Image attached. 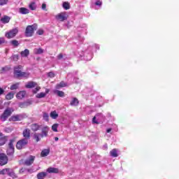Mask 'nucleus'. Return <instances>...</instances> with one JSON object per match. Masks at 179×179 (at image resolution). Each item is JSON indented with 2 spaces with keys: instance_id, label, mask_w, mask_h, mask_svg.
Instances as JSON below:
<instances>
[{
  "instance_id": "1",
  "label": "nucleus",
  "mask_w": 179,
  "mask_h": 179,
  "mask_svg": "<svg viewBox=\"0 0 179 179\" xmlns=\"http://www.w3.org/2000/svg\"><path fill=\"white\" fill-rule=\"evenodd\" d=\"M22 66H17L14 68V73L18 78H29L30 76V73L26 72H22Z\"/></svg>"
},
{
  "instance_id": "2",
  "label": "nucleus",
  "mask_w": 179,
  "mask_h": 179,
  "mask_svg": "<svg viewBox=\"0 0 179 179\" xmlns=\"http://www.w3.org/2000/svg\"><path fill=\"white\" fill-rule=\"evenodd\" d=\"M37 30V24H34L32 25H29L27 27L25 30V35L27 37H31L33 36L34 31Z\"/></svg>"
},
{
  "instance_id": "3",
  "label": "nucleus",
  "mask_w": 179,
  "mask_h": 179,
  "mask_svg": "<svg viewBox=\"0 0 179 179\" xmlns=\"http://www.w3.org/2000/svg\"><path fill=\"white\" fill-rule=\"evenodd\" d=\"M13 111V110H12L10 108H6L0 117L1 121H2L3 122H4V121H6L8 118H9L10 115H12Z\"/></svg>"
},
{
  "instance_id": "4",
  "label": "nucleus",
  "mask_w": 179,
  "mask_h": 179,
  "mask_svg": "<svg viewBox=\"0 0 179 179\" xmlns=\"http://www.w3.org/2000/svg\"><path fill=\"white\" fill-rule=\"evenodd\" d=\"M27 143H29V140H27V138H22L17 142L16 148L18 149V150L24 149V148L27 146Z\"/></svg>"
},
{
  "instance_id": "5",
  "label": "nucleus",
  "mask_w": 179,
  "mask_h": 179,
  "mask_svg": "<svg viewBox=\"0 0 179 179\" xmlns=\"http://www.w3.org/2000/svg\"><path fill=\"white\" fill-rule=\"evenodd\" d=\"M15 143V139L10 140L8 143V148L7 149V155L9 156H12L13 153H15V145H13V143Z\"/></svg>"
},
{
  "instance_id": "6",
  "label": "nucleus",
  "mask_w": 179,
  "mask_h": 179,
  "mask_svg": "<svg viewBox=\"0 0 179 179\" xmlns=\"http://www.w3.org/2000/svg\"><path fill=\"white\" fill-rule=\"evenodd\" d=\"M55 19L57 20H59V22H64V20H67L68 13H66V12L60 13L55 16Z\"/></svg>"
},
{
  "instance_id": "7",
  "label": "nucleus",
  "mask_w": 179,
  "mask_h": 179,
  "mask_svg": "<svg viewBox=\"0 0 179 179\" xmlns=\"http://www.w3.org/2000/svg\"><path fill=\"white\" fill-rule=\"evenodd\" d=\"M17 33H19V30H17V29H13L6 34V37H7V38H13Z\"/></svg>"
},
{
  "instance_id": "8",
  "label": "nucleus",
  "mask_w": 179,
  "mask_h": 179,
  "mask_svg": "<svg viewBox=\"0 0 179 179\" xmlns=\"http://www.w3.org/2000/svg\"><path fill=\"white\" fill-rule=\"evenodd\" d=\"M8 163V157L6 155L1 153L0 154V166H5Z\"/></svg>"
},
{
  "instance_id": "9",
  "label": "nucleus",
  "mask_w": 179,
  "mask_h": 179,
  "mask_svg": "<svg viewBox=\"0 0 179 179\" xmlns=\"http://www.w3.org/2000/svg\"><path fill=\"white\" fill-rule=\"evenodd\" d=\"M35 159H36L35 156L30 155L27 159H25L24 164H26V166H31V164L34 163Z\"/></svg>"
},
{
  "instance_id": "10",
  "label": "nucleus",
  "mask_w": 179,
  "mask_h": 179,
  "mask_svg": "<svg viewBox=\"0 0 179 179\" xmlns=\"http://www.w3.org/2000/svg\"><path fill=\"white\" fill-rule=\"evenodd\" d=\"M23 119V115H13L9 118V121L16 122V121H22Z\"/></svg>"
},
{
  "instance_id": "11",
  "label": "nucleus",
  "mask_w": 179,
  "mask_h": 179,
  "mask_svg": "<svg viewBox=\"0 0 179 179\" xmlns=\"http://www.w3.org/2000/svg\"><path fill=\"white\" fill-rule=\"evenodd\" d=\"M50 131V127L48 126H45L42 129V133L41 134L42 135V137H46L48 136V131Z\"/></svg>"
},
{
  "instance_id": "12",
  "label": "nucleus",
  "mask_w": 179,
  "mask_h": 179,
  "mask_svg": "<svg viewBox=\"0 0 179 179\" xmlns=\"http://www.w3.org/2000/svg\"><path fill=\"white\" fill-rule=\"evenodd\" d=\"M22 135L24 136V139H27L29 141L30 139V129H25L23 131Z\"/></svg>"
},
{
  "instance_id": "13",
  "label": "nucleus",
  "mask_w": 179,
  "mask_h": 179,
  "mask_svg": "<svg viewBox=\"0 0 179 179\" xmlns=\"http://www.w3.org/2000/svg\"><path fill=\"white\" fill-rule=\"evenodd\" d=\"M19 13H21V15H27V13H30V10L24 7H21L19 8Z\"/></svg>"
},
{
  "instance_id": "14",
  "label": "nucleus",
  "mask_w": 179,
  "mask_h": 179,
  "mask_svg": "<svg viewBox=\"0 0 179 179\" xmlns=\"http://www.w3.org/2000/svg\"><path fill=\"white\" fill-rule=\"evenodd\" d=\"M6 142H8V136L3 134L2 136H0V146H3Z\"/></svg>"
},
{
  "instance_id": "15",
  "label": "nucleus",
  "mask_w": 179,
  "mask_h": 179,
  "mask_svg": "<svg viewBox=\"0 0 179 179\" xmlns=\"http://www.w3.org/2000/svg\"><path fill=\"white\" fill-rule=\"evenodd\" d=\"M47 173L58 174V173H59V169H58V168L50 167L47 169Z\"/></svg>"
},
{
  "instance_id": "16",
  "label": "nucleus",
  "mask_w": 179,
  "mask_h": 179,
  "mask_svg": "<svg viewBox=\"0 0 179 179\" xmlns=\"http://www.w3.org/2000/svg\"><path fill=\"white\" fill-rule=\"evenodd\" d=\"M36 86H37V83L31 81L25 85V87H27V89H33V87H36Z\"/></svg>"
},
{
  "instance_id": "17",
  "label": "nucleus",
  "mask_w": 179,
  "mask_h": 179,
  "mask_svg": "<svg viewBox=\"0 0 179 179\" xmlns=\"http://www.w3.org/2000/svg\"><path fill=\"white\" fill-rule=\"evenodd\" d=\"M10 20V17L8 15H4L1 18V22H2L4 24L6 23H9Z\"/></svg>"
},
{
  "instance_id": "18",
  "label": "nucleus",
  "mask_w": 179,
  "mask_h": 179,
  "mask_svg": "<svg viewBox=\"0 0 179 179\" xmlns=\"http://www.w3.org/2000/svg\"><path fill=\"white\" fill-rule=\"evenodd\" d=\"M41 138H43L41 134L38 133H34V139L36 141V142H40V140Z\"/></svg>"
},
{
  "instance_id": "19",
  "label": "nucleus",
  "mask_w": 179,
  "mask_h": 179,
  "mask_svg": "<svg viewBox=\"0 0 179 179\" xmlns=\"http://www.w3.org/2000/svg\"><path fill=\"white\" fill-rule=\"evenodd\" d=\"M20 55L22 57H29V55H30V51L28 49H25L24 50L20 52Z\"/></svg>"
},
{
  "instance_id": "20",
  "label": "nucleus",
  "mask_w": 179,
  "mask_h": 179,
  "mask_svg": "<svg viewBox=\"0 0 179 179\" xmlns=\"http://www.w3.org/2000/svg\"><path fill=\"white\" fill-rule=\"evenodd\" d=\"M24 96H26V91H20V92H18L17 94V99H22L23 98H24Z\"/></svg>"
},
{
  "instance_id": "21",
  "label": "nucleus",
  "mask_w": 179,
  "mask_h": 179,
  "mask_svg": "<svg viewBox=\"0 0 179 179\" xmlns=\"http://www.w3.org/2000/svg\"><path fill=\"white\" fill-rule=\"evenodd\" d=\"M100 117H103V115L101 113L96 114L92 119V122L94 124H99V122L96 120H99Z\"/></svg>"
},
{
  "instance_id": "22",
  "label": "nucleus",
  "mask_w": 179,
  "mask_h": 179,
  "mask_svg": "<svg viewBox=\"0 0 179 179\" xmlns=\"http://www.w3.org/2000/svg\"><path fill=\"white\" fill-rule=\"evenodd\" d=\"M50 155V149H44L41 153V157H45Z\"/></svg>"
},
{
  "instance_id": "23",
  "label": "nucleus",
  "mask_w": 179,
  "mask_h": 179,
  "mask_svg": "<svg viewBox=\"0 0 179 179\" xmlns=\"http://www.w3.org/2000/svg\"><path fill=\"white\" fill-rule=\"evenodd\" d=\"M110 156H112V157H118V151L117 150V149H113L110 152Z\"/></svg>"
},
{
  "instance_id": "24",
  "label": "nucleus",
  "mask_w": 179,
  "mask_h": 179,
  "mask_svg": "<svg viewBox=\"0 0 179 179\" xmlns=\"http://www.w3.org/2000/svg\"><path fill=\"white\" fill-rule=\"evenodd\" d=\"M46 176H47V172H41V173H38L37 178L38 179H43Z\"/></svg>"
},
{
  "instance_id": "25",
  "label": "nucleus",
  "mask_w": 179,
  "mask_h": 179,
  "mask_svg": "<svg viewBox=\"0 0 179 179\" xmlns=\"http://www.w3.org/2000/svg\"><path fill=\"white\" fill-rule=\"evenodd\" d=\"M43 52H44V50H43L41 48L34 49V54L38 55L43 54Z\"/></svg>"
},
{
  "instance_id": "26",
  "label": "nucleus",
  "mask_w": 179,
  "mask_h": 179,
  "mask_svg": "<svg viewBox=\"0 0 179 179\" xmlns=\"http://www.w3.org/2000/svg\"><path fill=\"white\" fill-rule=\"evenodd\" d=\"M31 129H32V131H38V129H40V125L37 124H32L31 125Z\"/></svg>"
},
{
  "instance_id": "27",
  "label": "nucleus",
  "mask_w": 179,
  "mask_h": 179,
  "mask_svg": "<svg viewBox=\"0 0 179 179\" xmlns=\"http://www.w3.org/2000/svg\"><path fill=\"white\" fill-rule=\"evenodd\" d=\"M66 83L64 81H62L56 85V89H61V87H66Z\"/></svg>"
},
{
  "instance_id": "28",
  "label": "nucleus",
  "mask_w": 179,
  "mask_h": 179,
  "mask_svg": "<svg viewBox=\"0 0 179 179\" xmlns=\"http://www.w3.org/2000/svg\"><path fill=\"white\" fill-rule=\"evenodd\" d=\"M14 96H15V93L13 92H11L6 96V100H12V99H13Z\"/></svg>"
},
{
  "instance_id": "29",
  "label": "nucleus",
  "mask_w": 179,
  "mask_h": 179,
  "mask_svg": "<svg viewBox=\"0 0 179 179\" xmlns=\"http://www.w3.org/2000/svg\"><path fill=\"white\" fill-rule=\"evenodd\" d=\"M50 117L52 118V120H57L58 118V113H57V111L54 110L50 113Z\"/></svg>"
},
{
  "instance_id": "30",
  "label": "nucleus",
  "mask_w": 179,
  "mask_h": 179,
  "mask_svg": "<svg viewBox=\"0 0 179 179\" xmlns=\"http://www.w3.org/2000/svg\"><path fill=\"white\" fill-rule=\"evenodd\" d=\"M29 9H31V10H36L37 6L36 5V3L32 2V3H29Z\"/></svg>"
},
{
  "instance_id": "31",
  "label": "nucleus",
  "mask_w": 179,
  "mask_h": 179,
  "mask_svg": "<svg viewBox=\"0 0 179 179\" xmlns=\"http://www.w3.org/2000/svg\"><path fill=\"white\" fill-rule=\"evenodd\" d=\"M71 106H78L79 104V101L76 98H73L70 103Z\"/></svg>"
},
{
  "instance_id": "32",
  "label": "nucleus",
  "mask_w": 179,
  "mask_h": 179,
  "mask_svg": "<svg viewBox=\"0 0 179 179\" xmlns=\"http://www.w3.org/2000/svg\"><path fill=\"white\" fill-rule=\"evenodd\" d=\"M8 176H10V177H12V178H17V176H16V174L15 173V172H13V170H12V169H10Z\"/></svg>"
},
{
  "instance_id": "33",
  "label": "nucleus",
  "mask_w": 179,
  "mask_h": 179,
  "mask_svg": "<svg viewBox=\"0 0 179 179\" xmlns=\"http://www.w3.org/2000/svg\"><path fill=\"white\" fill-rule=\"evenodd\" d=\"M55 93L56 94H57V96H59V97H64V92H62V91H59V90H56V91H55Z\"/></svg>"
},
{
  "instance_id": "34",
  "label": "nucleus",
  "mask_w": 179,
  "mask_h": 179,
  "mask_svg": "<svg viewBox=\"0 0 179 179\" xmlns=\"http://www.w3.org/2000/svg\"><path fill=\"white\" fill-rule=\"evenodd\" d=\"M45 96L46 95L44 92H40L36 94V99H43V98L45 97Z\"/></svg>"
},
{
  "instance_id": "35",
  "label": "nucleus",
  "mask_w": 179,
  "mask_h": 179,
  "mask_svg": "<svg viewBox=\"0 0 179 179\" xmlns=\"http://www.w3.org/2000/svg\"><path fill=\"white\" fill-rule=\"evenodd\" d=\"M19 83H17L15 84H13V85L10 86V90H16L19 87Z\"/></svg>"
},
{
  "instance_id": "36",
  "label": "nucleus",
  "mask_w": 179,
  "mask_h": 179,
  "mask_svg": "<svg viewBox=\"0 0 179 179\" xmlns=\"http://www.w3.org/2000/svg\"><path fill=\"white\" fill-rule=\"evenodd\" d=\"M59 126V124H54L52 126V130L54 131V132H58V127Z\"/></svg>"
},
{
  "instance_id": "37",
  "label": "nucleus",
  "mask_w": 179,
  "mask_h": 179,
  "mask_svg": "<svg viewBox=\"0 0 179 179\" xmlns=\"http://www.w3.org/2000/svg\"><path fill=\"white\" fill-rule=\"evenodd\" d=\"M10 171V169H4L0 171V174H7L8 176Z\"/></svg>"
},
{
  "instance_id": "38",
  "label": "nucleus",
  "mask_w": 179,
  "mask_h": 179,
  "mask_svg": "<svg viewBox=\"0 0 179 179\" xmlns=\"http://www.w3.org/2000/svg\"><path fill=\"white\" fill-rule=\"evenodd\" d=\"M32 103L31 101H27L26 102H24L22 104H20V107H26L27 106H31V104Z\"/></svg>"
},
{
  "instance_id": "39",
  "label": "nucleus",
  "mask_w": 179,
  "mask_h": 179,
  "mask_svg": "<svg viewBox=\"0 0 179 179\" xmlns=\"http://www.w3.org/2000/svg\"><path fill=\"white\" fill-rule=\"evenodd\" d=\"M63 8L66 9V10H68V9H69V3L64 2L63 3Z\"/></svg>"
},
{
  "instance_id": "40",
  "label": "nucleus",
  "mask_w": 179,
  "mask_h": 179,
  "mask_svg": "<svg viewBox=\"0 0 179 179\" xmlns=\"http://www.w3.org/2000/svg\"><path fill=\"white\" fill-rule=\"evenodd\" d=\"M11 44H13V45L15 47H17V45H19V42L16 40H14L11 41Z\"/></svg>"
},
{
  "instance_id": "41",
  "label": "nucleus",
  "mask_w": 179,
  "mask_h": 179,
  "mask_svg": "<svg viewBox=\"0 0 179 179\" xmlns=\"http://www.w3.org/2000/svg\"><path fill=\"white\" fill-rule=\"evenodd\" d=\"M40 89H41V87H36L35 89L33 90V93L34 94H36V93H37V92L40 91Z\"/></svg>"
},
{
  "instance_id": "42",
  "label": "nucleus",
  "mask_w": 179,
  "mask_h": 179,
  "mask_svg": "<svg viewBox=\"0 0 179 179\" xmlns=\"http://www.w3.org/2000/svg\"><path fill=\"white\" fill-rule=\"evenodd\" d=\"M41 9H42L43 10H47V4H45V3H43L42 4Z\"/></svg>"
},
{
  "instance_id": "43",
  "label": "nucleus",
  "mask_w": 179,
  "mask_h": 179,
  "mask_svg": "<svg viewBox=\"0 0 179 179\" xmlns=\"http://www.w3.org/2000/svg\"><path fill=\"white\" fill-rule=\"evenodd\" d=\"M37 34H38L39 36H43V34H44V31L43 29H39L37 31Z\"/></svg>"
},
{
  "instance_id": "44",
  "label": "nucleus",
  "mask_w": 179,
  "mask_h": 179,
  "mask_svg": "<svg viewBox=\"0 0 179 179\" xmlns=\"http://www.w3.org/2000/svg\"><path fill=\"white\" fill-rule=\"evenodd\" d=\"M43 120H45V121L48 120V113H43Z\"/></svg>"
},
{
  "instance_id": "45",
  "label": "nucleus",
  "mask_w": 179,
  "mask_h": 179,
  "mask_svg": "<svg viewBox=\"0 0 179 179\" xmlns=\"http://www.w3.org/2000/svg\"><path fill=\"white\" fill-rule=\"evenodd\" d=\"M5 44V38H0V47L1 45Z\"/></svg>"
},
{
  "instance_id": "46",
  "label": "nucleus",
  "mask_w": 179,
  "mask_h": 179,
  "mask_svg": "<svg viewBox=\"0 0 179 179\" xmlns=\"http://www.w3.org/2000/svg\"><path fill=\"white\" fill-rule=\"evenodd\" d=\"M48 76H49V78H54V76H55V74L54 73V72H49L48 73Z\"/></svg>"
},
{
  "instance_id": "47",
  "label": "nucleus",
  "mask_w": 179,
  "mask_h": 179,
  "mask_svg": "<svg viewBox=\"0 0 179 179\" xmlns=\"http://www.w3.org/2000/svg\"><path fill=\"white\" fill-rule=\"evenodd\" d=\"M13 61H17L19 59V56L17 55H13Z\"/></svg>"
},
{
  "instance_id": "48",
  "label": "nucleus",
  "mask_w": 179,
  "mask_h": 179,
  "mask_svg": "<svg viewBox=\"0 0 179 179\" xmlns=\"http://www.w3.org/2000/svg\"><path fill=\"white\" fill-rule=\"evenodd\" d=\"M6 0H0V6L6 5Z\"/></svg>"
},
{
  "instance_id": "49",
  "label": "nucleus",
  "mask_w": 179,
  "mask_h": 179,
  "mask_svg": "<svg viewBox=\"0 0 179 179\" xmlns=\"http://www.w3.org/2000/svg\"><path fill=\"white\" fill-rule=\"evenodd\" d=\"M95 4L97 6H101V1H97Z\"/></svg>"
},
{
  "instance_id": "50",
  "label": "nucleus",
  "mask_w": 179,
  "mask_h": 179,
  "mask_svg": "<svg viewBox=\"0 0 179 179\" xmlns=\"http://www.w3.org/2000/svg\"><path fill=\"white\" fill-rule=\"evenodd\" d=\"M49 93H50V90L49 89H45V92H44L45 96H47V94H48Z\"/></svg>"
},
{
  "instance_id": "51",
  "label": "nucleus",
  "mask_w": 179,
  "mask_h": 179,
  "mask_svg": "<svg viewBox=\"0 0 179 179\" xmlns=\"http://www.w3.org/2000/svg\"><path fill=\"white\" fill-rule=\"evenodd\" d=\"M57 58H58V59H62V58H63L62 54H59V55L57 56Z\"/></svg>"
},
{
  "instance_id": "52",
  "label": "nucleus",
  "mask_w": 179,
  "mask_h": 179,
  "mask_svg": "<svg viewBox=\"0 0 179 179\" xmlns=\"http://www.w3.org/2000/svg\"><path fill=\"white\" fill-rule=\"evenodd\" d=\"M4 92L5 91L3 90V89L0 87V96H1V94H3Z\"/></svg>"
},
{
  "instance_id": "53",
  "label": "nucleus",
  "mask_w": 179,
  "mask_h": 179,
  "mask_svg": "<svg viewBox=\"0 0 179 179\" xmlns=\"http://www.w3.org/2000/svg\"><path fill=\"white\" fill-rule=\"evenodd\" d=\"M4 130L6 131V132H9V131H10V128H6L4 129Z\"/></svg>"
},
{
  "instance_id": "54",
  "label": "nucleus",
  "mask_w": 179,
  "mask_h": 179,
  "mask_svg": "<svg viewBox=\"0 0 179 179\" xmlns=\"http://www.w3.org/2000/svg\"><path fill=\"white\" fill-rule=\"evenodd\" d=\"M106 132H107L108 134L110 133V132H111V129H108L107 131H106Z\"/></svg>"
},
{
  "instance_id": "55",
  "label": "nucleus",
  "mask_w": 179,
  "mask_h": 179,
  "mask_svg": "<svg viewBox=\"0 0 179 179\" xmlns=\"http://www.w3.org/2000/svg\"><path fill=\"white\" fill-rule=\"evenodd\" d=\"M28 173H33V170L31 169H27Z\"/></svg>"
},
{
  "instance_id": "56",
  "label": "nucleus",
  "mask_w": 179,
  "mask_h": 179,
  "mask_svg": "<svg viewBox=\"0 0 179 179\" xmlns=\"http://www.w3.org/2000/svg\"><path fill=\"white\" fill-rule=\"evenodd\" d=\"M58 140H59L58 137H55V141L56 142L58 141Z\"/></svg>"
},
{
  "instance_id": "57",
  "label": "nucleus",
  "mask_w": 179,
  "mask_h": 179,
  "mask_svg": "<svg viewBox=\"0 0 179 179\" xmlns=\"http://www.w3.org/2000/svg\"><path fill=\"white\" fill-rule=\"evenodd\" d=\"M2 71H6V67H3Z\"/></svg>"
},
{
  "instance_id": "58",
  "label": "nucleus",
  "mask_w": 179,
  "mask_h": 179,
  "mask_svg": "<svg viewBox=\"0 0 179 179\" xmlns=\"http://www.w3.org/2000/svg\"><path fill=\"white\" fill-rule=\"evenodd\" d=\"M90 59H92V57H90V58L87 59V61H90Z\"/></svg>"
},
{
  "instance_id": "59",
  "label": "nucleus",
  "mask_w": 179,
  "mask_h": 179,
  "mask_svg": "<svg viewBox=\"0 0 179 179\" xmlns=\"http://www.w3.org/2000/svg\"><path fill=\"white\" fill-rule=\"evenodd\" d=\"M0 136H3V134H2L1 132H0Z\"/></svg>"
},
{
  "instance_id": "60",
  "label": "nucleus",
  "mask_w": 179,
  "mask_h": 179,
  "mask_svg": "<svg viewBox=\"0 0 179 179\" xmlns=\"http://www.w3.org/2000/svg\"><path fill=\"white\" fill-rule=\"evenodd\" d=\"M22 171H23V169H22L20 171V173H22Z\"/></svg>"
},
{
  "instance_id": "61",
  "label": "nucleus",
  "mask_w": 179,
  "mask_h": 179,
  "mask_svg": "<svg viewBox=\"0 0 179 179\" xmlns=\"http://www.w3.org/2000/svg\"><path fill=\"white\" fill-rule=\"evenodd\" d=\"M0 17H1V13H0Z\"/></svg>"
}]
</instances>
